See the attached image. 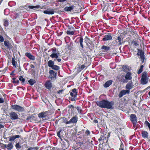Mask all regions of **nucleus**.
<instances>
[{
	"label": "nucleus",
	"mask_w": 150,
	"mask_h": 150,
	"mask_svg": "<svg viewBox=\"0 0 150 150\" xmlns=\"http://www.w3.org/2000/svg\"><path fill=\"white\" fill-rule=\"evenodd\" d=\"M30 67L31 68H35V66H34V65H33V64H31L30 65Z\"/></svg>",
	"instance_id": "69168bd1"
},
{
	"label": "nucleus",
	"mask_w": 150,
	"mask_h": 150,
	"mask_svg": "<svg viewBox=\"0 0 150 150\" xmlns=\"http://www.w3.org/2000/svg\"><path fill=\"white\" fill-rule=\"evenodd\" d=\"M137 56H140L139 59L142 61V63H143L145 59L144 52L142 50L137 49Z\"/></svg>",
	"instance_id": "7ed1b4c3"
},
{
	"label": "nucleus",
	"mask_w": 150,
	"mask_h": 150,
	"mask_svg": "<svg viewBox=\"0 0 150 150\" xmlns=\"http://www.w3.org/2000/svg\"><path fill=\"white\" fill-rule=\"evenodd\" d=\"M59 2H64L67 1V0H58Z\"/></svg>",
	"instance_id": "6e6d98bb"
},
{
	"label": "nucleus",
	"mask_w": 150,
	"mask_h": 150,
	"mask_svg": "<svg viewBox=\"0 0 150 150\" xmlns=\"http://www.w3.org/2000/svg\"><path fill=\"white\" fill-rule=\"evenodd\" d=\"M25 55L29 59L31 60H35V57L31 54L30 53L26 52L25 54Z\"/></svg>",
	"instance_id": "4468645a"
},
{
	"label": "nucleus",
	"mask_w": 150,
	"mask_h": 150,
	"mask_svg": "<svg viewBox=\"0 0 150 150\" xmlns=\"http://www.w3.org/2000/svg\"><path fill=\"white\" fill-rule=\"evenodd\" d=\"M4 41V37L0 34V42H3Z\"/></svg>",
	"instance_id": "c03bdc74"
},
{
	"label": "nucleus",
	"mask_w": 150,
	"mask_h": 150,
	"mask_svg": "<svg viewBox=\"0 0 150 150\" xmlns=\"http://www.w3.org/2000/svg\"><path fill=\"white\" fill-rule=\"evenodd\" d=\"M130 120L134 125H135L137 122V118L136 115L132 114L130 115Z\"/></svg>",
	"instance_id": "0eeeda50"
},
{
	"label": "nucleus",
	"mask_w": 150,
	"mask_h": 150,
	"mask_svg": "<svg viewBox=\"0 0 150 150\" xmlns=\"http://www.w3.org/2000/svg\"><path fill=\"white\" fill-rule=\"evenodd\" d=\"M77 118L76 116L73 117L69 121L68 123H75L77 122Z\"/></svg>",
	"instance_id": "dca6fc26"
},
{
	"label": "nucleus",
	"mask_w": 150,
	"mask_h": 150,
	"mask_svg": "<svg viewBox=\"0 0 150 150\" xmlns=\"http://www.w3.org/2000/svg\"><path fill=\"white\" fill-rule=\"evenodd\" d=\"M90 134V132L89 131L87 130L85 132V134L87 135H88Z\"/></svg>",
	"instance_id": "603ef678"
},
{
	"label": "nucleus",
	"mask_w": 150,
	"mask_h": 150,
	"mask_svg": "<svg viewBox=\"0 0 150 150\" xmlns=\"http://www.w3.org/2000/svg\"><path fill=\"white\" fill-rule=\"evenodd\" d=\"M96 104L97 106L101 108H106L110 109L113 108L114 102L113 101L109 102L106 100H103L96 102Z\"/></svg>",
	"instance_id": "f257e3e1"
},
{
	"label": "nucleus",
	"mask_w": 150,
	"mask_h": 150,
	"mask_svg": "<svg viewBox=\"0 0 150 150\" xmlns=\"http://www.w3.org/2000/svg\"><path fill=\"white\" fill-rule=\"evenodd\" d=\"M64 122L65 123H66V124H69L70 123H68V122H69V121H68L67 120H66L65 121H64Z\"/></svg>",
	"instance_id": "0e129e2a"
},
{
	"label": "nucleus",
	"mask_w": 150,
	"mask_h": 150,
	"mask_svg": "<svg viewBox=\"0 0 150 150\" xmlns=\"http://www.w3.org/2000/svg\"><path fill=\"white\" fill-rule=\"evenodd\" d=\"M33 149V147H30L28 148L27 150H32Z\"/></svg>",
	"instance_id": "052dcab7"
},
{
	"label": "nucleus",
	"mask_w": 150,
	"mask_h": 150,
	"mask_svg": "<svg viewBox=\"0 0 150 150\" xmlns=\"http://www.w3.org/2000/svg\"><path fill=\"white\" fill-rule=\"evenodd\" d=\"M93 122L95 123H97L98 122V121L96 120H93Z\"/></svg>",
	"instance_id": "338daca9"
},
{
	"label": "nucleus",
	"mask_w": 150,
	"mask_h": 150,
	"mask_svg": "<svg viewBox=\"0 0 150 150\" xmlns=\"http://www.w3.org/2000/svg\"><path fill=\"white\" fill-rule=\"evenodd\" d=\"M27 7L29 9H33L36 8H38L40 7V6L39 5H37L36 6H27Z\"/></svg>",
	"instance_id": "a878e982"
},
{
	"label": "nucleus",
	"mask_w": 150,
	"mask_h": 150,
	"mask_svg": "<svg viewBox=\"0 0 150 150\" xmlns=\"http://www.w3.org/2000/svg\"><path fill=\"white\" fill-rule=\"evenodd\" d=\"M68 107L70 109L71 108H74V106L72 105H69Z\"/></svg>",
	"instance_id": "4d7b16f0"
},
{
	"label": "nucleus",
	"mask_w": 150,
	"mask_h": 150,
	"mask_svg": "<svg viewBox=\"0 0 150 150\" xmlns=\"http://www.w3.org/2000/svg\"><path fill=\"white\" fill-rule=\"evenodd\" d=\"M70 95L71 97H76L77 96L78 92L76 88H74L69 91Z\"/></svg>",
	"instance_id": "1a4fd4ad"
},
{
	"label": "nucleus",
	"mask_w": 150,
	"mask_h": 150,
	"mask_svg": "<svg viewBox=\"0 0 150 150\" xmlns=\"http://www.w3.org/2000/svg\"><path fill=\"white\" fill-rule=\"evenodd\" d=\"M124 145L123 143L121 142L120 144V147L119 149V150H124Z\"/></svg>",
	"instance_id": "ea45409f"
},
{
	"label": "nucleus",
	"mask_w": 150,
	"mask_h": 150,
	"mask_svg": "<svg viewBox=\"0 0 150 150\" xmlns=\"http://www.w3.org/2000/svg\"><path fill=\"white\" fill-rule=\"evenodd\" d=\"M28 82L32 86L35 83V80L31 79L28 81Z\"/></svg>",
	"instance_id": "473e14b6"
},
{
	"label": "nucleus",
	"mask_w": 150,
	"mask_h": 150,
	"mask_svg": "<svg viewBox=\"0 0 150 150\" xmlns=\"http://www.w3.org/2000/svg\"><path fill=\"white\" fill-rule=\"evenodd\" d=\"M52 54H53V53H56V49L55 48H53L52 50Z\"/></svg>",
	"instance_id": "49530a36"
},
{
	"label": "nucleus",
	"mask_w": 150,
	"mask_h": 150,
	"mask_svg": "<svg viewBox=\"0 0 150 150\" xmlns=\"http://www.w3.org/2000/svg\"><path fill=\"white\" fill-rule=\"evenodd\" d=\"M43 13H44L47 14H53L54 13V11L53 9L48 8L47 10L44 11Z\"/></svg>",
	"instance_id": "9b49d317"
},
{
	"label": "nucleus",
	"mask_w": 150,
	"mask_h": 150,
	"mask_svg": "<svg viewBox=\"0 0 150 150\" xmlns=\"http://www.w3.org/2000/svg\"><path fill=\"white\" fill-rule=\"evenodd\" d=\"M4 45L8 48H10V44L8 41H5L4 42Z\"/></svg>",
	"instance_id": "2f4dec72"
},
{
	"label": "nucleus",
	"mask_w": 150,
	"mask_h": 150,
	"mask_svg": "<svg viewBox=\"0 0 150 150\" xmlns=\"http://www.w3.org/2000/svg\"><path fill=\"white\" fill-rule=\"evenodd\" d=\"M39 149V147H33V150H38Z\"/></svg>",
	"instance_id": "13d9d810"
},
{
	"label": "nucleus",
	"mask_w": 150,
	"mask_h": 150,
	"mask_svg": "<svg viewBox=\"0 0 150 150\" xmlns=\"http://www.w3.org/2000/svg\"><path fill=\"white\" fill-rule=\"evenodd\" d=\"M128 91L127 90H122L121 91L119 94V97L120 98L122 97L123 96L126 94L127 93L128 94L130 92H128Z\"/></svg>",
	"instance_id": "2eb2a0df"
},
{
	"label": "nucleus",
	"mask_w": 150,
	"mask_h": 150,
	"mask_svg": "<svg viewBox=\"0 0 150 150\" xmlns=\"http://www.w3.org/2000/svg\"><path fill=\"white\" fill-rule=\"evenodd\" d=\"M117 40H118L119 44L120 45H121L122 44V40L121 37L120 36L118 37Z\"/></svg>",
	"instance_id": "58836bf2"
},
{
	"label": "nucleus",
	"mask_w": 150,
	"mask_h": 150,
	"mask_svg": "<svg viewBox=\"0 0 150 150\" xmlns=\"http://www.w3.org/2000/svg\"><path fill=\"white\" fill-rule=\"evenodd\" d=\"M45 86L47 89H50L52 87V83L50 80L46 81L45 84Z\"/></svg>",
	"instance_id": "f8f14e48"
},
{
	"label": "nucleus",
	"mask_w": 150,
	"mask_h": 150,
	"mask_svg": "<svg viewBox=\"0 0 150 150\" xmlns=\"http://www.w3.org/2000/svg\"><path fill=\"white\" fill-rule=\"evenodd\" d=\"M57 59V61L58 62H60L61 61V59L60 58H59L58 57V58H56Z\"/></svg>",
	"instance_id": "bf43d9fd"
},
{
	"label": "nucleus",
	"mask_w": 150,
	"mask_h": 150,
	"mask_svg": "<svg viewBox=\"0 0 150 150\" xmlns=\"http://www.w3.org/2000/svg\"><path fill=\"white\" fill-rule=\"evenodd\" d=\"M20 137V136L18 135L12 136H11L9 137V141L12 142L13 141H14L16 139L19 138Z\"/></svg>",
	"instance_id": "a211bd4d"
},
{
	"label": "nucleus",
	"mask_w": 150,
	"mask_h": 150,
	"mask_svg": "<svg viewBox=\"0 0 150 150\" xmlns=\"http://www.w3.org/2000/svg\"><path fill=\"white\" fill-rule=\"evenodd\" d=\"M74 5L71 6H67L64 8V11H71L74 9Z\"/></svg>",
	"instance_id": "6ab92c4d"
},
{
	"label": "nucleus",
	"mask_w": 150,
	"mask_h": 150,
	"mask_svg": "<svg viewBox=\"0 0 150 150\" xmlns=\"http://www.w3.org/2000/svg\"><path fill=\"white\" fill-rule=\"evenodd\" d=\"M129 67L126 65L123 66L122 67L123 69L125 72H127L129 71Z\"/></svg>",
	"instance_id": "bb28decb"
},
{
	"label": "nucleus",
	"mask_w": 150,
	"mask_h": 150,
	"mask_svg": "<svg viewBox=\"0 0 150 150\" xmlns=\"http://www.w3.org/2000/svg\"><path fill=\"white\" fill-rule=\"evenodd\" d=\"M143 67L144 66L143 65H142L140 67L139 70L137 71V74H139L142 72L143 71Z\"/></svg>",
	"instance_id": "cd10ccee"
},
{
	"label": "nucleus",
	"mask_w": 150,
	"mask_h": 150,
	"mask_svg": "<svg viewBox=\"0 0 150 150\" xmlns=\"http://www.w3.org/2000/svg\"><path fill=\"white\" fill-rule=\"evenodd\" d=\"M67 35H74V31H71L70 30H67Z\"/></svg>",
	"instance_id": "f704fd0d"
},
{
	"label": "nucleus",
	"mask_w": 150,
	"mask_h": 150,
	"mask_svg": "<svg viewBox=\"0 0 150 150\" xmlns=\"http://www.w3.org/2000/svg\"><path fill=\"white\" fill-rule=\"evenodd\" d=\"M132 74L129 72H128L125 75V78L126 80H131L132 79L131 76Z\"/></svg>",
	"instance_id": "412c9836"
},
{
	"label": "nucleus",
	"mask_w": 150,
	"mask_h": 150,
	"mask_svg": "<svg viewBox=\"0 0 150 150\" xmlns=\"http://www.w3.org/2000/svg\"><path fill=\"white\" fill-rule=\"evenodd\" d=\"M19 80L20 81H21V82L23 83H24L25 81V79L22 76H21L19 78Z\"/></svg>",
	"instance_id": "c9c22d12"
},
{
	"label": "nucleus",
	"mask_w": 150,
	"mask_h": 150,
	"mask_svg": "<svg viewBox=\"0 0 150 150\" xmlns=\"http://www.w3.org/2000/svg\"><path fill=\"white\" fill-rule=\"evenodd\" d=\"M13 82L15 83H19V81L18 80L14 81Z\"/></svg>",
	"instance_id": "680f3d73"
},
{
	"label": "nucleus",
	"mask_w": 150,
	"mask_h": 150,
	"mask_svg": "<svg viewBox=\"0 0 150 150\" xmlns=\"http://www.w3.org/2000/svg\"><path fill=\"white\" fill-rule=\"evenodd\" d=\"M112 80H110L107 81L105 82V84H104V86L105 88L108 87L112 84Z\"/></svg>",
	"instance_id": "4be33fe9"
},
{
	"label": "nucleus",
	"mask_w": 150,
	"mask_h": 150,
	"mask_svg": "<svg viewBox=\"0 0 150 150\" xmlns=\"http://www.w3.org/2000/svg\"><path fill=\"white\" fill-rule=\"evenodd\" d=\"M4 102V99L3 98H0V103H3Z\"/></svg>",
	"instance_id": "8fccbe9b"
},
{
	"label": "nucleus",
	"mask_w": 150,
	"mask_h": 150,
	"mask_svg": "<svg viewBox=\"0 0 150 150\" xmlns=\"http://www.w3.org/2000/svg\"><path fill=\"white\" fill-rule=\"evenodd\" d=\"M101 49L103 50H104L107 51L110 49V47L105 45H103L102 46Z\"/></svg>",
	"instance_id": "7c9ffc66"
},
{
	"label": "nucleus",
	"mask_w": 150,
	"mask_h": 150,
	"mask_svg": "<svg viewBox=\"0 0 150 150\" xmlns=\"http://www.w3.org/2000/svg\"><path fill=\"white\" fill-rule=\"evenodd\" d=\"M76 97H74L73 98H69V99L71 101H76Z\"/></svg>",
	"instance_id": "09e8293b"
},
{
	"label": "nucleus",
	"mask_w": 150,
	"mask_h": 150,
	"mask_svg": "<svg viewBox=\"0 0 150 150\" xmlns=\"http://www.w3.org/2000/svg\"><path fill=\"white\" fill-rule=\"evenodd\" d=\"M16 149H20L21 148V146L19 145V143H16L15 145Z\"/></svg>",
	"instance_id": "79ce46f5"
},
{
	"label": "nucleus",
	"mask_w": 150,
	"mask_h": 150,
	"mask_svg": "<svg viewBox=\"0 0 150 150\" xmlns=\"http://www.w3.org/2000/svg\"><path fill=\"white\" fill-rule=\"evenodd\" d=\"M103 38L102 40L104 42L110 40L112 39V37L110 34L106 35L103 36Z\"/></svg>",
	"instance_id": "9d476101"
},
{
	"label": "nucleus",
	"mask_w": 150,
	"mask_h": 150,
	"mask_svg": "<svg viewBox=\"0 0 150 150\" xmlns=\"http://www.w3.org/2000/svg\"><path fill=\"white\" fill-rule=\"evenodd\" d=\"M8 22L7 20H5L4 22V25L6 26L7 27L8 26Z\"/></svg>",
	"instance_id": "37998d69"
},
{
	"label": "nucleus",
	"mask_w": 150,
	"mask_h": 150,
	"mask_svg": "<svg viewBox=\"0 0 150 150\" xmlns=\"http://www.w3.org/2000/svg\"><path fill=\"white\" fill-rule=\"evenodd\" d=\"M83 39L82 37H78L75 40V42L76 43H80V46L82 49L84 47L83 44Z\"/></svg>",
	"instance_id": "423d86ee"
},
{
	"label": "nucleus",
	"mask_w": 150,
	"mask_h": 150,
	"mask_svg": "<svg viewBox=\"0 0 150 150\" xmlns=\"http://www.w3.org/2000/svg\"><path fill=\"white\" fill-rule=\"evenodd\" d=\"M134 85L132 81L129 82L126 85L125 88L128 91V92H130V90L132 89Z\"/></svg>",
	"instance_id": "6e6552de"
},
{
	"label": "nucleus",
	"mask_w": 150,
	"mask_h": 150,
	"mask_svg": "<svg viewBox=\"0 0 150 150\" xmlns=\"http://www.w3.org/2000/svg\"><path fill=\"white\" fill-rule=\"evenodd\" d=\"M51 68L54 70H55L56 71L59 70V67L57 65H54Z\"/></svg>",
	"instance_id": "c756f323"
},
{
	"label": "nucleus",
	"mask_w": 150,
	"mask_h": 150,
	"mask_svg": "<svg viewBox=\"0 0 150 150\" xmlns=\"http://www.w3.org/2000/svg\"><path fill=\"white\" fill-rule=\"evenodd\" d=\"M10 118L13 120H15L19 119L18 115L15 112H11L9 114Z\"/></svg>",
	"instance_id": "39448f33"
},
{
	"label": "nucleus",
	"mask_w": 150,
	"mask_h": 150,
	"mask_svg": "<svg viewBox=\"0 0 150 150\" xmlns=\"http://www.w3.org/2000/svg\"><path fill=\"white\" fill-rule=\"evenodd\" d=\"M11 108L18 112H23L24 111V108L17 105H12L11 106Z\"/></svg>",
	"instance_id": "20e7f679"
},
{
	"label": "nucleus",
	"mask_w": 150,
	"mask_h": 150,
	"mask_svg": "<svg viewBox=\"0 0 150 150\" xmlns=\"http://www.w3.org/2000/svg\"><path fill=\"white\" fill-rule=\"evenodd\" d=\"M77 110H78V112L81 114H82V110L81 109V108L79 107H77L76 108Z\"/></svg>",
	"instance_id": "4c0bfd02"
},
{
	"label": "nucleus",
	"mask_w": 150,
	"mask_h": 150,
	"mask_svg": "<svg viewBox=\"0 0 150 150\" xmlns=\"http://www.w3.org/2000/svg\"><path fill=\"white\" fill-rule=\"evenodd\" d=\"M140 82L141 84L143 85L146 84L148 82V79L147 77V74L146 72H144L143 73Z\"/></svg>",
	"instance_id": "f03ea898"
},
{
	"label": "nucleus",
	"mask_w": 150,
	"mask_h": 150,
	"mask_svg": "<svg viewBox=\"0 0 150 150\" xmlns=\"http://www.w3.org/2000/svg\"><path fill=\"white\" fill-rule=\"evenodd\" d=\"M85 67V65H82L80 67V69L81 70L83 69Z\"/></svg>",
	"instance_id": "864d4df0"
},
{
	"label": "nucleus",
	"mask_w": 150,
	"mask_h": 150,
	"mask_svg": "<svg viewBox=\"0 0 150 150\" xmlns=\"http://www.w3.org/2000/svg\"><path fill=\"white\" fill-rule=\"evenodd\" d=\"M38 116L39 117L43 118L45 117V113L44 112H41L39 114Z\"/></svg>",
	"instance_id": "72a5a7b5"
},
{
	"label": "nucleus",
	"mask_w": 150,
	"mask_h": 150,
	"mask_svg": "<svg viewBox=\"0 0 150 150\" xmlns=\"http://www.w3.org/2000/svg\"><path fill=\"white\" fill-rule=\"evenodd\" d=\"M99 79H101V80L103 79L104 76L103 75H101L99 76Z\"/></svg>",
	"instance_id": "5fc2aeb1"
},
{
	"label": "nucleus",
	"mask_w": 150,
	"mask_h": 150,
	"mask_svg": "<svg viewBox=\"0 0 150 150\" xmlns=\"http://www.w3.org/2000/svg\"><path fill=\"white\" fill-rule=\"evenodd\" d=\"M4 127V126L1 124H0V128H1Z\"/></svg>",
	"instance_id": "e2e57ef3"
},
{
	"label": "nucleus",
	"mask_w": 150,
	"mask_h": 150,
	"mask_svg": "<svg viewBox=\"0 0 150 150\" xmlns=\"http://www.w3.org/2000/svg\"><path fill=\"white\" fill-rule=\"evenodd\" d=\"M49 73L50 75V78H56L57 73V72H55L53 70H50L49 71Z\"/></svg>",
	"instance_id": "ddd939ff"
},
{
	"label": "nucleus",
	"mask_w": 150,
	"mask_h": 150,
	"mask_svg": "<svg viewBox=\"0 0 150 150\" xmlns=\"http://www.w3.org/2000/svg\"><path fill=\"white\" fill-rule=\"evenodd\" d=\"M11 63L13 66L16 67V63H17L15 60V57H12V58Z\"/></svg>",
	"instance_id": "c85d7f7f"
},
{
	"label": "nucleus",
	"mask_w": 150,
	"mask_h": 150,
	"mask_svg": "<svg viewBox=\"0 0 150 150\" xmlns=\"http://www.w3.org/2000/svg\"><path fill=\"white\" fill-rule=\"evenodd\" d=\"M59 54V53L57 52L56 53H53V54H51L50 57L52 58H57L58 57Z\"/></svg>",
	"instance_id": "5701e85b"
},
{
	"label": "nucleus",
	"mask_w": 150,
	"mask_h": 150,
	"mask_svg": "<svg viewBox=\"0 0 150 150\" xmlns=\"http://www.w3.org/2000/svg\"><path fill=\"white\" fill-rule=\"evenodd\" d=\"M141 134L142 137L144 138H147L149 136L148 132L145 131H142Z\"/></svg>",
	"instance_id": "f3484780"
},
{
	"label": "nucleus",
	"mask_w": 150,
	"mask_h": 150,
	"mask_svg": "<svg viewBox=\"0 0 150 150\" xmlns=\"http://www.w3.org/2000/svg\"><path fill=\"white\" fill-rule=\"evenodd\" d=\"M19 14L16 13H13L11 15V18L13 19L19 18Z\"/></svg>",
	"instance_id": "aec40b11"
},
{
	"label": "nucleus",
	"mask_w": 150,
	"mask_h": 150,
	"mask_svg": "<svg viewBox=\"0 0 150 150\" xmlns=\"http://www.w3.org/2000/svg\"><path fill=\"white\" fill-rule=\"evenodd\" d=\"M132 44H133V45L135 46H137L139 44L136 41L133 40L132 42Z\"/></svg>",
	"instance_id": "a19ab883"
},
{
	"label": "nucleus",
	"mask_w": 150,
	"mask_h": 150,
	"mask_svg": "<svg viewBox=\"0 0 150 150\" xmlns=\"http://www.w3.org/2000/svg\"><path fill=\"white\" fill-rule=\"evenodd\" d=\"M63 91H64V90L63 89L57 91V93L58 94L62 93H63Z\"/></svg>",
	"instance_id": "3c124183"
},
{
	"label": "nucleus",
	"mask_w": 150,
	"mask_h": 150,
	"mask_svg": "<svg viewBox=\"0 0 150 150\" xmlns=\"http://www.w3.org/2000/svg\"><path fill=\"white\" fill-rule=\"evenodd\" d=\"M61 130H60V131L59 132H58L57 133V136L59 138H61L60 133V132H61Z\"/></svg>",
	"instance_id": "de8ad7c7"
},
{
	"label": "nucleus",
	"mask_w": 150,
	"mask_h": 150,
	"mask_svg": "<svg viewBox=\"0 0 150 150\" xmlns=\"http://www.w3.org/2000/svg\"><path fill=\"white\" fill-rule=\"evenodd\" d=\"M7 10H8V9H5V10H4V14H5V15H8V14H6V13H5V12H6V11H7Z\"/></svg>",
	"instance_id": "774afa93"
},
{
	"label": "nucleus",
	"mask_w": 150,
	"mask_h": 150,
	"mask_svg": "<svg viewBox=\"0 0 150 150\" xmlns=\"http://www.w3.org/2000/svg\"><path fill=\"white\" fill-rule=\"evenodd\" d=\"M114 64L113 63H111L110 64V67L111 68H112V69H114V68H115V67L116 66H115V65H114L113 67H112Z\"/></svg>",
	"instance_id": "a18cd8bd"
},
{
	"label": "nucleus",
	"mask_w": 150,
	"mask_h": 150,
	"mask_svg": "<svg viewBox=\"0 0 150 150\" xmlns=\"http://www.w3.org/2000/svg\"><path fill=\"white\" fill-rule=\"evenodd\" d=\"M13 143H8L6 146L8 150H11L13 147Z\"/></svg>",
	"instance_id": "393cba45"
},
{
	"label": "nucleus",
	"mask_w": 150,
	"mask_h": 150,
	"mask_svg": "<svg viewBox=\"0 0 150 150\" xmlns=\"http://www.w3.org/2000/svg\"><path fill=\"white\" fill-rule=\"evenodd\" d=\"M144 124L145 125L149 127V129L150 130V123L147 121H146L145 122Z\"/></svg>",
	"instance_id": "e433bc0d"
},
{
	"label": "nucleus",
	"mask_w": 150,
	"mask_h": 150,
	"mask_svg": "<svg viewBox=\"0 0 150 150\" xmlns=\"http://www.w3.org/2000/svg\"><path fill=\"white\" fill-rule=\"evenodd\" d=\"M54 61L50 60L48 62V66L49 67L52 68L54 65Z\"/></svg>",
	"instance_id": "b1692460"
}]
</instances>
